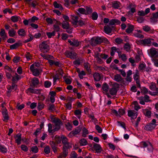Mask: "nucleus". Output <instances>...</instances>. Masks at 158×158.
Masks as SVG:
<instances>
[{
  "label": "nucleus",
  "mask_w": 158,
  "mask_h": 158,
  "mask_svg": "<svg viewBox=\"0 0 158 158\" xmlns=\"http://www.w3.org/2000/svg\"><path fill=\"white\" fill-rule=\"evenodd\" d=\"M52 125L51 123H49L48 124V131L49 133H53L56 131L54 130V128L52 129Z\"/></svg>",
  "instance_id": "54"
},
{
  "label": "nucleus",
  "mask_w": 158,
  "mask_h": 158,
  "mask_svg": "<svg viewBox=\"0 0 158 158\" xmlns=\"http://www.w3.org/2000/svg\"><path fill=\"white\" fill-rule=\"evenodd\" d=\"M8 34L10 37H14L16 35V32L13 28H12L9 31Z\"/></svg>",
  "instance_id": "34"
},
{
  "label": "nucleus",
  "mask_w": 158,
  "mask_h": 158,
  "mask_svg": "<svg viewBox=\"0 0 158 158\" xmlns=\"http://www.w3.org/2000/svg\"><path fill=\"white\" fill-rule=\"evenodd\" d=\"M0 151L3 153H5L7 152V150L4 146L0 144Z\"/></svg>",
  "instance_id": "48"
},
{
  "label": "nucleus",
  "mask_w": 158,
  "mask_h": 158,
  "mask_svg": "<svg viewBox=\"0 0 158 158\" xmlns=\"http://www.w3.org/2000/svg\"><path fill=\"white\" fill-rule=\"evenodd\" d=\"M142 112L145 116L148 118L151 117V112L148 109H143Z\"/></svg>",
  "instance_id": "32"
},
{
  "label": "nucleus",
  "mask_w": 158,
  "mask_h": 158,
  "mask_svg": "<svg viewBox=\"0 0 158 158\" xmlns=\"http://www.w3.org/2000/svg\"><path fill=\"white\" fill-rule=\"evenodd\" d=\"M139 72L137 69L136 70L135 73L133 76V78L135 81L137 87L140 88V80Z\"/></svg>",
  "instance_id": "5"
},
{
  "label": "nucleus",
  "mask_w": 158,
  "mask_h": 158,
  "mask_svg": "<svg viewBox=\"0 0 158 158\" xmlns=\"http://www.w3.org/2000/svg\"><path fill=\"white\" fill-rule=\"evenodd\" d=\"M140 117H139L137 118V120L135 122L134 121H132L131 122L134 126L136 127H137L138 126L139 122L140 121Z\"/></svg>",
  "instance_id": "50"
},
{
  "label": "nucleus",
  "mask_w": 158,
  "mask_h": 158,
  "mask_svg": "<svg viewBox=\"0 0 158 158\" xmlns=\"http://www.w3.org/2000/svg\"><path fill=\"white\" fill-rule=\"evenodd\" d=\"M70 18L72 20V24L74 26H77V23H78V19H79V17L78 16H76L75 15H71Z\"/></svg>",
  "instance_id": "18"
},
{
  "label": "nucleus",
  "mask_w": 158,
  "mask_h": 158,
  "mask_svg": "<svg viewBox=\"0 0 158 158\" xmlns=\"http://www.w3.org/2000/svg\"><path fill=\"white\" fill-rule=\"evenodd\" d=\"M149 86L150 89L152 90L158 91V88L156 87V84L154 82L151 83Z\"/></svg>",
  "instance_id": "26"
},
{
  "label": "nucleus",
  "mask_w": 158,
  "mask_h": 158,
  "mask_svg": "<svg viewBox=\"0 0 158 158\" xmlns=\"http://www.w3.org/2000/svg\"><path fill=\"white\" fill-rule=\"evenodd\" d=\"M114 80L118 82L121 81L123 80V78L121 75L118 74L114 76Z\"/></svg>",
  "instance_id": "41"
},
{
  "label": "nucleus",
  "mask_w": 158,
  "mask_h": 158,
  "mask_svg": "<svg viewBox=\"0 0 158 158\" xmlns=\"http://www.w3.org/2000/svg\"><path fill=\"white\" fill-rule=\"evenodd\" d=\"M52 84L51 82L49 81H46L44 82V86L45 87L48 88L50 87Z\"/></svg>",
  "instance_id": "58"
},
{
  "label": "nucleus",
  "mask_w": 158,
  "mask_h": 158,
  "mask_svg": "<svg viewBox=\"0 0 158 158\" xmlns=\"http://www.w3.org/2000/svg\"><path fill=\"white\" fill-rule=\"evenodd\" d=\"M91 119L90 120L91 122H92L94 123L95 124L98 123V120L95 118L94 114H89L88 116Z\"/></svg>",
  "instance_id": "29"
},
{
  "label": "nucleus",
  "mask_w": 158,
  "mask_h": 158,
  "mask_svg": "<svg viewBox=\"0 0 158 158\" xmlns=\"http://www.w3.org/2000/svg\"><path fill=\"white\" fill-rule=\"evenodd\" d=\"M53 5L55 8H59L60 10H62L63 9L62 5L58 3L56 1L54 2Z\"/></svg>",
  "instance_id": "43"
},
{
  "label": "nucleus",
  "mask_w": 158,
  "mask_h": 158,
  "mask_svg": "<svg viewBox=\"0 0 158 158\" xmlns=\"http://www.w3.org/2000/svg\"><path fill=\"white\" fill-rule=\"evenodd\" d=\"M40 50L44 53H47L50 49L49 46L48 44L46 42H42L39 45Z\"/></svg>",
  "instance_id": "3"
},
{
  "label": "nucleus",
  "mask_w": 158,
  "mask_h": 158,
  "mask_svg": "<svg viewBox=\"0 0 158 158\" xmlns=\"http://www.w3.org/2000/svg\"><path fill=\"white\" fill-rule=\"evenodd\" d=\"M157 125L153 123H150L145 127V129L147 131H151L154 129Z\"/></svg>",
  "instance_id": "16"
},
{
  "label": "nucleus",
  "mask_w": 158,
  "mask_h": 158,
  "mask_svg": "<svg viewBox=\"0 0 158 158\" xmlns=\"http://www.w3.org/2000/svg\"><path fill=\"white\" fill-rule=\"evenodd\" d=\"M93 77L95 81H100L101 79L100 74L97 73H95L94 74Z\"/></svg>",
  "instance_id": "33"
},
{
  "label": "nucleus",
  "mask_w": 158,
  "mask_h": 158,
  "mask_svg": "<svg viewBox=\"0 0 158 158\" xmlns=\"http://www.w3.org/2000/svg\"><path fill=\"white\" fill-rule=\"evenodd\" d=\"M81 129L79 127L76 128L74 130L70 132L68 135V136L69 138H72L78 134L81 131Z\"/></svg>",
  "instance_id": "10"
},
{
  "label": "nucleus",
  "mask_w": 158,
  "mask_h": 158,
  "mask_svg": "<svg viewBox=\"0 0 158 158\" xmlns=\"http://www.w3.org/2000/svg\"><path fill=\"white\" fill-rule=\"evenodd\" d=\"M113 113L117 116L120 117L121 115H123L125 114V111L124 109L120 108L118 111L115 110H113Z\"/></svg>",
  "instance_id": "11"
},
{
  "label": "nucleus",
  "mask_w": 158,
  "mask_h": 158,
  "mask_svg": "<svg viewBox=\"0 0 158 158\" xmlns=\"http://www.w3.org/2000/svg\"><path fill=\"white\" fill-rule=\"evenodd\" d=\"M39 83L38 79L36 77H34L31 81V83L33 86H35L37 85Z\"/></svg>",
  "instance_id": "39"
},
{
  "label": "nucleus",
  "mask_w": 158,
  "mask_h": 158,
  "mask_svg": "<svg viewBox=\"0 0 158 158\" xmlns=\"http://www.w3.org/2000/svg\"><path fill=\"white\" fill-rule=\"evenodd\" d=\"M40 55L43 58L48 60V61L51 59H54V57L53 56L41 53L40 54Z\"/></svg>",
  "instance_id": "23"
},
{
  "label": "nucleus",
  "mask_w": 158,
  "mask_h": 158,
  "mask_svg": "<svg viewBox=\"0 0 158 158\" xmlns=\"http://www.w3.org/2000/svg\"><path fill=\"white\" fill-rule=\"evenodd\" d=\"M55 33L54 31H52V32H48L46 33V35L48 36V38H50L52 36L55 35Z\"/></svg>",
  "instance_id": "64"
},
{
  "label": "nucleus",
  "mask_w": 158,
  "mask_h": 158,
  "mask_svg": "<svg viewBox=\"0 0 158 158\" xmlns=\"http://www.w3.org/2000/svg\"><path fill=\"white\" fill-rule=\"evenodd\" d=\"M16 76H12V82L15 83L17 82L20 79L19 76L16 73H15Z\"/></svg>",
  "instance_id": "40"
},
{
  "label": "nucleus",
  "mask_w": 158,
  "mask_h": 158,
  "mask_svg": "<svg viewBox=\"0 0 158 158\" xmlns=\"http://www.w3.org/2000/svg\"><path fill=\"white\" fill-rule=\"evenodd\" d=\"M103 40H107L106 38L101 37H95L91 39L90 44L93 46H95L102 43Z\"/></svg>",
  "instance_id": "1"
},
{
  "label": "nucleus",
  "mask_w": 158,
  "mask_h": 158,
  "mask_svg": "<svg viewBox=\"0 0 158 158\" xmlns=\"http://www.w3.org/2000/svg\"><path fill=\"white\" fill-rule=\"evenodd\" d=\"M61 24V26L63 29H66V32L70 34L72 32V29L70 27L69 22L63 21Z\"/></svg>",
  "instance_id": "7"
},
{
  "label": "nucleus",
  "mask_w": 158,
  "mask_h": 158,
  "mask_svg": "<svg viewBox=\"0 0 158 158\" xmlns=\"http://www.w3.org/2000/svg\"><path fill=\"white\" fill-rule=\"evenodd\" d=\"M30 69L31 71L32 72V74L35 76H38L40 74V71L37 68H35L33 64H31Z\"/></svg>",
  "instance_id": "12"
},
{
  "label": "nucleus",
  "mask_w": 158,
  "mask_h": 158,
  "mask_svg": "<svg viewBox=\"0 0 158 158\" xmlns=\"http://www.w3.org/2000/svg\"><path fill=\"white\" fill-rule=\"evenodd\" d=\"M84 66L85 68L88 72H90L91 70L90 69V65L88 62H85L84 64Z\"/></svg>",
  "instance_id": "51"
},
{
  "label": "nucleus",
  "mask_w": 158,
  "mask_h": 158,
  "mask_svg": "<svg viewBox=\"0 0 158 158\" xmlns=\"http://www.w3.org/2000/svg\"><path fill=\"white\" fill-rule=\"evenodd\" d=\"M140 43L144 45L150 44L151 43V39H145L141 40L140 41Z\"/></svg>",
  "instance_id": "28"
},
{
  "label": "nucleus",
  "mask_w": 158,
  "mask_h": 158,
  "mask_svg": "<svg viewBox=\"0 0 158 158\" xmlns=\"http://www.w3.org/2000/svg\"><path fill=\"white\" fill-rule=\"evenodd\" d=\"M115 23L119 24L120 23V22L118 20L112 19L109 21V24L110 25H114Z\"/></svg>",
  "instance_id": "38"
},
{
  "label": "nucleus",
  "mask_w": 158,
  "mask_h": 158,
  "mask_svg": "<svg viewBox=\"0 0 158 158\" xmlns=\"http://www.w3.org/2000/svg\"><path fill=\"white\" fill-rule=\"evenodd\" d=\"M78 11L81 14L85 15V8H80L78 9Z\"/></svg>",
  "instance_id": "61"
},
{
  "label": "nucleus",
  "mask_w": 158,
  "mask_h": 158,
  "mask_svg": "<svg viewBox=\"0 0 158 158\" xmlns=\"http://www.w3.org/2000/svg\"><path fill=\"white\" fill-rule=\"evenodd\" d=\"M15 142L18 144L19 145L21 144V134L20 133L17 134L15 137Z\"/></svg>",
  "instance_id": "21"
},
{
  "label": "nucleus",
  "mask_w": 158,
  "mask_h": 158,
  "mask_svg": "<svg viewBox=\"0 0 158 158\" xmlns=\"http://www.w3.org/2000/svg\"><path fill=\"white\" fill-rule=\"evenodd\" d=\"M29 5L32 6L34 8H35L36 6L38 5V3L37 1H34L32 2L31 4L30 3Z\"/></svg>",
  "instance_id": "63"
},
{
  "label": "nucleus",
  "mask_w": 158,
  "mask_h": 158,
  "mask_svg": "<svg viewBox=\"0 0 158 158\" xmlns=\"http://www.w3.org/2000/svg\"><path fill=\"white\" fill-rule=\"evenodd\" d=\"M134 26L133 25L128 24L127 28L126 30V32L127 34L132 33L134 29Z\"/></svg>",
  "instance_id": "25"
},
{
  "label": "nucleus",
  "mask_w": 158,
  "mask_h": 158,
  "mask_svg": "<svg viewBox=\"0 0 158 158\" xmlns=\"http://www.w3.org/2000/svg\"><path fill=\"white\" fill-rule=\"evenodd\" d=\"M2 114L3 118V121L7 122L9 119L7 110L6 109H4V110H2Z\"/></svg>",
  "instance_id": "15"
},
{
  "label": "nucleus",
  "mask_w": 158,
  "mask_h": 158,
  "mask_svg": "<svg viewBox=\"0 0 158 158\" xmlns=\"http://www.w3.org/2000/svg\"><path fill=\"white\" fill-rule=\"evenodd\" d=\"M94 149L96 151L97 153L100 152L102 150V148L100 145L95 143L93 145Z\"/></svg>",
  "instance_id": "22"
},
{
  "label": "nucleus",
  "mask_w": 158,
  "mask_h": 158,
  "mask_svg": "<svg viewBox=\"0 0 158 158\" xmlns=\"http://www.w3.org/2000/svg\"><path fill=\"white\" fill-rule=\"evenodd\" d=\"M61 139H62V143L64 145L63 147H71L69 145V143L68 142V139L66 137L62 135L61 136Z\"/></svg>",
  "instance_id": "14"
},
{
  "label": "nucleus",
  "mask_w": 158,
  "mask_h": 158,
  "mask_svg": "<svg viewBox=\"0 0 158 158\" xmlns=\"http://www.w3.org/2000/svg\"><path fill=\"white\" fill-rule=\"evenodd\" d=\"M18 34L20 36H24L26 35V32L23 29H19L17 32Z\"/></svg>",
  "instance_id": "37"
},
{
  "label": "nucleus",
  "mask_w": 158,
  "mask_h": 158,
  "mask_svg": "<svg viewBox=\"0 0 158 158\" xmlns=\"http://www.w3.org/2000/svg\"><path fill=\"white\" fill-rule=\"evenodd\" d=\"M50 145L53 149V151L54 152H56L57 151V144L53 141H50L49 142Z\"/></svg>",
  "instance_id": "27"
},
{
  "label": "nucleus",
  "mask_w": 158,
  "mask_h": 158,
  "mask_svg": "<svg viewBox=\"0 0 158 158\" xmlns=\"http://www.w3.org/2000/svg\"><path fill=\"white\" fill-rule=\"evenodd\" d=\"M82 136L83 137H85L87 135L89 134L88 131L85 127L82 129Z\"/></svg>",
  "instance_id": "52"
},
{
  "label": "nucleus",
  "mask_w": 158,
  "mask_h": 158,
  "mask_svg": "<svg viewBox=\"0 0 158 158\" xmlns=\"http://www.w3.org/2000/svg\"><path fill=\"white\" fill-rule=\"evenodd\" d=\"M70 147H63V152L61 154L64 157H66L68 154V150L67 149L68 148H69Z\"/></svg>",
  "instance_id": "36"
},
{
  "label": "nucleus",
  "mask_w": 158,
  "mask_h": 158,
  "mask_svg": "<svg viewBox=\"0 0 158 158\" xmlns=\"http://www.w3.org/2000/svg\"><path fill=\"white\" fill-rule=\"evenodd\" d=\"M117 86H113L109 90L110 93L112 95H116L118 88V85H117Z\"/></svg>",
  "instance_id": "17"
},
{
  "label": "nucleus",
  "mask_w": 158,
  "mask_h": 158,
  "mask_svg": "<svg viewBox=\"0 0 158 158\" xmlns=\"http://www.w3.org/2000/svg\"><path fill=\"white\" fill-rule=\"evenodd\" d=\"M112 7L115 9H118L120 6V3L117 1L113 2L112 4Z\"/></svg>",
  "instance_id": "35"
},
{
  "label": "nucleus",
  "mask_w": 158,
  "mask_h": 158,
  "mask_svg": "<svg viewBox=\"0 0 158 158\" xmlns=\"http://www.w3.org/2000/svg\"><path fill=\"white\" fill-rule=\"evenodd\" d=\"M19 19H20V18L17 15L13 16L11 17L10 18L11 20L14 23L18 22Z\"/></svg>",
  "instance_id": "47"
},
{
  "label": "nucleus",
  "mask_w": 158,
  "mask_h": 158,
  "mask_svg": "<svg viewBox=\"0 0 158 158\" xmlns=\"http://www.w3.org/2000/svg\"><path fill=\"white\" fill-rule=\"evenodd\" d=\"M138 115L137 112L134 110H129L128 111V116L131 117V119H134L137 118Z\"/></svg>",
  "instance_id": "13"
},
{
  "label": "nucleus",
  "mask_w": 158,
  "mask_h": 158,
  "mask_svg": "<svg viewBox=\"0 0 158 158\" xmlns=\"http://www.w3.org/2000/svg\"><path fill=\"white\" fill-rule=\"evenodd\" d=\"M65 127L68 131H70L73 127L72 124L69 123H67L65 124Z\"/></svg>",
  "instance_id": "56"
},
{
  "label": "nucleus",
  "mask_w": 158,
  "mask_h": 158,
  "mask_svg": "<svg viewBox=\"0 0 158 158\" xmlns=\"http://www.w3.org/2000/svg\"><path fill=\"white\" fill-rule=\"evenodd\" d=\"M74 114L78 118H80L81 114V110H76L74 112Z\"/></svg>",
  "instance_id": "45"
},
{
  "label": "nucleus",
  "mask_w": 158,
  "mask_h": 158,
  "mask_svg": "<svg viewBox=\"0 0 158 158\" xmlns=\"http://www.w3.org/2000/svg\"><path fill=\"white\" fill-rule=\"evenodd\" d=\"M20 44L19 43H16L15 44L10 46V48L11 50L16 49L20 45Z\"/></svg>",
  "instance_id": "44"
},
{
  "label": "nucleus",
  "mask_w": 158,
  "mask_h": 158,
  "mask_svg": "<svg viewBox=\"0 0 158 158\" xmlns=\"http://www.w3.org/2000/svg\"><path fill=\"white\" fill-rule=\"evenodd\" d=\"M124 48L127 51H129L131 48L130 45L128 43L125 44L124 46Z\"/></svg>",
  "instance_id": "57"
},
{
  "label": "nucleus",
  "mask_w": 158,
  "mask_h": 158,
  "mask_svg": "<svg viewBox=\"0 0 158 158\" xmlns=\"http://www.w3.org/2000/svg\"><path fill=\"white\" fill-rule=\"evenodd\" d=\"M149 53L151 57H158V49L155 48L150 49Z\"/></svg>",
  "instance_id": "9"
},
{
  "label": "nucleus",
  "mask_w": 158,
  "mask_h": 158,
  "mask_svg": "<svg viewBox=\"0 0 158 158\" xmlns=\"http://www.w3.org/2000/svg\"><path fill=\"white\" fill-rule=\"evenodd\" d=\"M65 55L68 58L72 59H75L77 56V53L74 51L66 50L64 53Z\"/></svg>",
  "instance_id": "8"
},
{
  "label": "nucleus",
  "mask_w": 158,
  "mask_h": 158,
  "mask_svg": "<svg viewBox=\"0 0 158 158\" xmlns=\"http://www.w3.org/2000/svg\"><path fill=\"white\" fill-rule=\"evenodd\" d=\"M7 90L6 91V96L10 97L11 95V92L15 91L17 88V85L14 83H12L11 85H7L6 86Z\"/></svg>",
  "instance_id": "4"
},
{
  "label": "nucleus",
  "mask_w": 158,
  "mask_h": 158,
  "mask_svg": "<svg viewBox=\"0 0 158 158\" xmlns=\"http://www.w3.org/2000/svg\"><path fill=\"white\" fill-rule=\"evenodd\" d=\"M112 29L109 25L105 26L104 27V32L107 34H109L111 32Z\"/></svg>",
  "instance_id": "24"
},
{
  "label": "nucleus",
  "mask_w": 158,
  "mask_h": 158,
  "mask_svg": "<svg viewBox=\"0 0 158 158\" xmlns=\"http://www.w3.org/2000/svg\"><path fill=\"white\" fill-rule=\"evenodd\" d=\"M54 20L56 21V23L57 24H54L53 26L54 30L53 31L55 32L59 31L60 30V27L59 25H60L61 23L60 22L56 21L55 19H54Z\"/></svg>",
  "instance_id": "19"
},
{
  "label": "nucleus",
  "mask_w": 158,
  "mask_h": 158,
  "mask_svg": "<svg viewBox=\"0 0 158 158\" xmlns=\"http://www.w3.org/2000/svg\"><path fill=\"white\" fill-rule=\"evenodd\" d=\"M25 57L26 58L27 60L29 61L32 58V56L30 53L29 52H26L24 55Z\"/></svg>",
  "instance_id": "59"
},
{
  "label": "nucleus",
  "mask_w": 158,
  "mask_h": 158,
  "mask_svg": "<svg viewBox=\"0 0 158 158\" xmlns=\"http://www.w3.org/2000/svg\"><path fill=\"white\" fill-rule=\"evenodd\" d=\"M85 9V15H90L93 12L92 8L90 7L86 6Z\"/></svg>",
  "instance_id": "46"
},
{
  "label": "nucleus",
  "mask_w": 158,
  "mask_h": 158,
  "mask_svg": "<svg viewBox=\"0 0 158 158\" xmlns=\"http://www.w3.org/2000/svg\"><path fill=\"white\" fill-rule=\"evenodd\" d=\"M27 90L30 93L32 94H38L40 93V90L37 89H33L31 88H28Z\"/></svg>",
  "instance_id": "30"
},
{
  "label": "nucleus",
  "mask_w": 158,
  "mask_h": 158,
  "mask_svg": "<svg viewBox=\"0 0 158 158\" xmlns=\"http://www.w3.org/2000/svg\"><path fill=\"white\" fill-rule=\"evenodd\" d=\"M152 16L153 17L151 19L152 20L155 21L156 19H158V11L153 13Z\"/></svg>",
  "instance_id": "60"
},
{
  "label": "nucleus",
  "mask_w": 158,
  "mask_h": 158,
  "mask_svg": "<svg viewBox=\"0 0 158 158\" xmlns=\"http://www.w3.org/2000/svg\"><path fill=\"white\" fill-rule=\"evenodd\" d=\"M52 122L55 125V127L54 128V131H57L60 129V126L62 124L61 121L59 118H55L52 120Z\"/></svg>",
  "instance_id": "6"
},
{
  "label": "nucleus",
  "mask_w": 158,
  "mask_h": 158,
  "mask_svg": "<svg viewBox=\"0 0 158 158\" xmlns=\"http://www.w3.org/2000/svg\"><path fill=\"white\" fill-rule=\"evenodd\" d=\"M143 29L144 31L146 32L150 31V33H153L154 31V30L152 29L151 30V28L148 25L143 26Z\"/></svg>",
  "instance_id": "31"
},
{
  "label": "nucleus",
  "mask_w": 158,
  "mask_h": 158,
  "mask_svg": "<svg viewBox=\"0 0 158 158\" xmlns=\"http://www.w3.org/2000/svg\"><path fill=\"white\" fill-rule=\"evenodd\" d=\"M102 89L103 91L106 93L108 90L109 85L106 83L105 82L102 85Z\"/></svg>",
  "instance_id": "42"
},
{
  "label": "nucleus",
  "mask_w": 158,
  "mask_h": 158,
  "mask_svg": "<svg viewBox=\"0 0 158 158\" xmlns=\"http://www.w3.org/2000/svg\"><path fill=\"white\" fill-rule=\"evenodd\" d=\"M98 17V15L96 12H94L91 16V18L94 20H96Z\"/></svg>",
  "instance_id": "53"
},
{
  "label": "nucleus",
  "mask_w": 158,
  "mask_h": 158,
  "mask_svg": "<svg viewBox=\"0 0 158 158\" xmlns=\"http://www.w3.org/2000/svg\"><path fill=\"white\" fill-rule=\"evenodd\" d=\"M82 60L81 58H79L77 60L74 61L73 64H74L77 66L81 64V61Z\"/></svg>",
  "instance_id": "55"
},
{
  "label": "nucleus",
  "mask_w": 158,
  "mask_h": 158,
  "mask_svg": "<svg viewBox=\"0 0 158 158\" xmlns=\"http://www.w3.org/2000/svg\"><path fill=\"white\" fill-rule=\"evenodd\" d=\"M0 35L3 40H5L7 38V35L6 33L5 30L1 29L0 31Z\"/></svg>",
  "instance_id": "20"
},
{
  "label": "nucleus",
  "mask_w": 158,
  "mask_h": 158,
  "mask_svg": "<svg viewBox=\"0 0 158 158\" xmlns=\"http://www.w3.org/2000/svg\"><path fill=\"white\" fill-rule=\"evenodd\" d=\"M79 143L81 146H83L86 145L88 144V142L85 139L83 138L80 140Z\"/></svg>",
  "instance_id": "49"
},
{
  "label": "nucleus",
  "mask_w": 158,
  "mask_h": 158,
  "mask_svg": "<svg viewBox=\"0 0 158 158\" xmlns=\"http://www.w3.org/2000/svg\"><path fill=\"white\" fill-rule=\"evenodd\" d=\"M108 57V55L102 53H97L94 56V57L96 58L97 62L99 64H102L103 63L102 59L105 60Z\"/></svg>",
  "instance_id": "2"
},
{
  "label": "nucleus",
  "mask_w": 158,
  "mask_h": 158,
  "mask_svg": "<svg viewBox=\"0 0 158 158\" xmlns=\"http://www.w3.org/2000/svg\"><path fill=\"white\" fill-rule=\"evenodd\" d=\"M21 148L23 151L25 152H27L28 150V148L27 146L24 144L21 145Z\"/></svg>",
  "instance_id": "62"
}]
</instances>
